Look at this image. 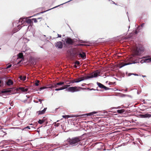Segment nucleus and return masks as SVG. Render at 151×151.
Segmentation results:
<instances>
[{
    "instance_id": "obj_1",
    "label": "nucleus",
    "mask_w": 151,
    "mask_h": 151,
    "mask_svg": "<svg viewBox=\"0 0 151 151\" xmlns=\"http://www.w3.org/2000/svg\"><path fill=\"white\" fill-rule=\"evenodd\" d=\"M144 49L143 48L142 46H139L134 50V53L131 56L129 57L128 59L129 63H122L119 65V68H121L122 67L127 65H131L132 64H135L137 63H145V60H142L139 61L138 57H141L140 56L136 57V56H138L142 53L144 52Z\"/></svg>"
},
{
    "instance_id": "obj_2",
    "label": "nucleus",
    "mask_w": 151,
    "mask_h": 151,
    "mask_svg": "<svg viewBox=\"0 0 151 151\" xmlns=\"http://www.w3.org/2000/svg\"><path fill=\"white\" fill-rule=\"evenodd\" d=\"M100 72L97 71L95 73H93L91 74L90 76H87L86 77H83L80 78L76 79V80H74L72 81V83H78L81 81L86 80L88 79L92 78H96L99 76V74Z\"/></svg>"
},
{
    "instance_id": "obj_63",
    "label": "nucleus",
    "mask_w": 151,
    "mask_h": 151,
    "mask_svg": "<svg viewBox=\"0 0 151 151\" xmlns=\"http://www.w3.org/2000/svg\"><path fill=\"white\" fill-rule=\"evenodd\" d=\"M1 48H0V50H1Z\"/></svg>"
},
{
    "instance_id": "obj_60",
    "label": "nucleus",
    "mask_w": 151,
    "mask_h": 151,
    "mask_svg": "<svg viewBox=\"0 0 151 151\" xmlns=\"http://www.w3.org/2000/svg\"><path fill=\"white\" fill-rule=\"evenodd\" d=\"M19 62H20V61H19V62L18 63H19Z\"/></svg>"
},
{
    "instance_id": "obj_7",
    "label": "nucleus",
    "mask_w": 151,
    "mask_h": 151,
    "mask_svg": "<svg viewBox=\"0 0 151 151\" xmlns=\"http://www.w3.org/2000/svg\"><path fill=\"white\" fill-rule=\"evenodd\" d=\"M55 47L61 49L63 46V42L61 41H58L55 43Z\"/></svg>"
},
{
    "instance_id": "obj_3",
    "label": "nucleus",
    "mask_w": 151,
    "mask_h": 151,
    "mask_svg": "<svg viewBox=\"0 0 151 151\" xmlns=\"http://www.w3.org/2000/svg\"><path fill=\"white\" fill-rule=\"evenodd\" d=\"M81 138L80 137H76L73 138L72 139H68L67 140L69 144V145L71 147H73L81 143Z\"/></svg>"
},
{
    "instance_id": "obj_38",
    "label": "nucleus",
    "mask_w": 151,
    "mask_h": 151,
    "mask_svg": "<svg viewBox=\"0 0 151 151\" xmlns=\"http://www.w3.org/2000/svg\"><path fill=\"white\" fill-rule=\"evenodd\" d=\"M42 120H44V122H45L47 120V119L45 117L43 118V119Z\"/></svg>"
},
{
    "instance_id": "obj_56",
    "label": "nucleus",
    "mask_w": 151,
    "mask_h": 151,
    "mask_svg": "<svg viewBox=\"0 0 151 151\" xmlns=\"http://www.w3.org/2000/svg\"><path fill=\"white\" fill-rule=\"evenodd\" d=\"M45 12H45H42V13H43L44 12Z\"/></svg>"
},
{
    "instance_id": "obj_23",
    "label": "nucleus",
    "mask_w": 151,
    "mask_h": 151,
    "mask_svg": "<svg viewBox=\"0 0 151 151\" xmlns=\"http://www.w3.org/2000/svg\"><path fill=\"white\" fill-rule=\"evenodd\" d=\"M97 112H95V111H93V112H91V113H89L88 114H88V116H91V115H93L94 114L96 113Z\"/></svg>"
},
{
    "instance_id": "obj_32",
    "label": "nucleus",
    "mask_w": 151,
    "mask_h": 151,
    "mask_svg": "<svg viewBox=\"0 0 151 151\" xmlns=\"http://www.w3.org/2000/svg\"><path fill=\"white\" fill-rule=\"evenodd\" d=\"M11 66H12V65L11 64L7 66L6 67V68H9L10 67H11Z\"/></svg>"
},
{
    "instance_id": "obj_19",
    "label": "nucleus",
    "mask_w": 151,
    "mask_h": 151,
    "mask_svg": "<svg viewBox=\"0 0 151 151\" xmlns=\"http://www.w3.org/2000/svg\"><path fill=\"white\" fill-rule=\"evenodd\" d=\"M117 112L119 114H122L124 113L125 111L124 109L118 110L117 111Z\"/></svg>"
},
{
    "instance_id": "obj_6",
    "label": "nucleus",
    "mask_w": 151,
    "mask_h": 151,
    "mask_svg": "<svg viewBox=\"0 0 151 151\" xmlns=\"http://www.w3.org/2000/svg\"><path fill=\"white\" fill-rule=\"evenodd\" d=\"M14 89L13 88H10L9 89H5L1 91L2 93H11V94H13L14 93L13 90Z\"/></svg>"
},
{
    "instance_id": "obj_14",
    "label": "nucleus",
    "mask_w": 151,
    "mask_h": 151,
    "mask_svg": "<svg viewBox=\"0 0 151 151\" xmlns=\"http://www.w3.org/2000/svg\"><path fill=\"white\" fill-rule=\"evenodd\" d=\"M6 84L7 86H10L11 85H12L13 84V82L12 81V80L10 79H9L7 81Z\"/></svg>"
},
{
    "instance_id": "obj_41",
    "label": "nucleus",
    "mask_w": 151,
    "mask_h": 151,
    "mask_svg": "<svg viewBox=\"0 0 151 151\" xmlns=\"http://www.w3.org/2000/svg\"><path fill=\"white\" fill-rule=\"evenodd\" d=\"M47 109V108H45L43 110V111H44L45 112Z\"/></svg>"
},
{
    "instance_id": "obj_51",
    "label": "nucleus",
    "mask_w": 151,
    "mask_h": 151,
    "mask_svg": "<svg viewBox=\"0 0 151 151\" xmlns=\"http://www.w3.org/2000/svg\"><path fill=\"white\" fill-rule=\"evenodd\" d=\"M142 76L143 77H145L146 76Z\"/></svg>"
},
{
    "instance_id": "obj_35",
    "label": "nucleus",
    "mask_w": 151,
    "mask_h": 151,
    "mask_svg": "<svg viewBox=\"0 0 151 151\" xmlns=\"http://www.w3.org/2000/svg\"><path fill=\"white\" fill-rule=\"evenodd\" d=\"M44 101V100H41V99H38V101L40 102V104H41L42 103V101Z\"/></svg>"
},
{
    "instance_id": "obj_16",
    "label": "nucleus",
    "mask_w": 151,
    "mask_h": 151,
    "mask_svg": "<svg viewBox=\"0 0 151 151\" xmlns=\"http://www.w3.org/2000/svg\"><path fill=\"white\" fill-rule=\"evenodd\" d=\"M26 77L25 76H20L19 77V78L22 81H25L26 79Z\"/></svg>"
},
{
    "instance_id": "obj_12",
    "label": "nucleus",
    "mask_w": 151,
    "mask_h": 151,
    "mask_svg": "<svg viewBox=\"0 0 151 151\" xmlns=\"http://www.w3.org/2000/svg\"><path fill=\"white\" fill-rule=\"evenodd\" d=\"M79 57H80L83 59H85L86 58V55L85 53L83 52L82 53H79Z\"/></svg>"
},
{
    "instance_id": "obj_27",
    "label": "nucleus",
    "mask_w": 151,
    "mask_h": 151,
    "mask_svg": "<svg viewBox=\"0 0 151 151\" xmlns=\"http://www.w3.org/2000/svg\"><path fill=\"white\" fill-rule=\"evenodd\" d=\"M139 27V26L138 27L137 29L134 31L133 33H134L135 34H137L139 32V31H137V30Z\"/></svg>"
},
{
    "instance_id": "obj_20",
    "label": "nucleus",
    "mask_w": 151,
    "mask_h": 151,
    "mask_svg": "<svg viewBox=\"0 0 151 151\" xmlns=\"http://www.w3.org/2000/svg\"><path fill=\"white\" fill-rule=\"evenodd\" d=\"M145 61V63H149L150 62H151V58L146 59H144Z\"/></svg>"
},
{
    "instance_id": "obj_30",
    "label": "nucleus",
    "mask_w": 151,
    "mask_h": 151,
    "mask_svg": "<svg viewBox=\"0 0 151 151\" xmlns=\"http://www.w3.org/2000/svg\"><path fill=\"white\" fill-rule=\"evenodd\" d=\"M119 108H120V107L119 106H118L117 107H112L110 109V110H111L113 109H119Z\"/></svg>"
},
{
    "instance_id": "obj_15",
    "label": "nucleus",
    "mask_w": 151,
    "mask_h": 151,
    "mask_svg": "<svg viewBox=\"0 0 151 151\" xmlns=\"http://www.w3.org/2000/svg\"><path fill=\"white\" fill-rule=\"evenodd\" d=\"M20 27V26L19 25L17 26V28H16V29L14 28V29L13 30V31L14 32V33H15L16 32H17L21 28V27Z\"/></svg>"
},
{
    "instance_id": "obj_18",
    "label": "nucleus",
    "mask_w": 151,
    "mask_h": 151,
    "mask_svg": "<svg viewBox=\"0 0 151 151\" xmlns=\"http://www.w3.org/2000/svg\"><path fill=\"white\" fill-rule=\"evenodd\" d=\"M50 85H49V86L48 87H40L39 88V90L40 91H41V90L44 89H45L46 88H49V87L50 86Z\"/></svg>"
},
{
    "instance_id": "obj_48",
    "label": "nucleus",
    "mask_w": 151,
    "mask_h": 151,
    "mask_svg": "<svg viewBox=\"0 0 151 151\" xmlns=\"http://www.w3.org/2000/svg\"><path fill=\"white\" fill-rule=\"evenodd\" d=\"M0 104H1L2 105L3 104V103H2L0 102Z\"/></svg>"
},
{
    "instance_id": "obj_45",
    "label": "nucleus",
    "mask_w": 151,
    "mask_h": 151,
    "mask_svg": "<svg viewBox=\"0 0 151 151\" xmlns=\"http://www.w3.org/2000/svg\"><path fill=\"white\" fill-rule=\"evenodd\" d=\"M133 75H134V76H138V75L137 74H134V73H133L132 74Z\"/></svg>"
},
{
    "instance_id": "obj_11",
    "label": "nucleus",
    "mask_w": 151,
    "mask_h": 151,
    "mask_svg": "<svg viewBox=\"0 0 151 151\" xmlns=\"http://www.w3.org/2000/svg\"><path fill=\"white\" fill-rule=\"evenodd\" d=\"M140 116L142 118H149L151 116V115L150 114H140Z\"/></svg>"
},
{
    "instance_id": "obj_47",
    "label": "nucleus",
    "mask_w": 151,
    "mask_h": 151,
    "mask_svg": "<svg viewBox=\"0 0 151 151\" xmlns=\"http://www.w3.org/2000/svg\"><path fill=\"white\" fill-rule=\"evenodd\" d=\"M81 43H85V41H81Z\"/></svg>"
},
{
    "instance_id": "obj_49",
    "label": "nucleus",
    "mask_w": 151,
    "mask_h": 151,
    "mask_svg": "<svg viewBox=\"0 0 151 151\" xmlns=\"http://www.w3.org/2000/svg\"><path fill=\"white\" fill-rule=\"evenodd\" d=\"M123 96H126V95L125 94H123Z\"/></svg>"
},
{
    "instance_id": "obj_62",
    "label": "nucleus",
    "mask_w": 151,
    "mask_h": 151,
    "mask_svg": "<svg viewBox=\"0 0 151 151\" xmlns=\"http://www.w3.org/2000/svg\"><path fill=\"white\" fill-rule=\"evenodd\" d=\"M3 151V150H1V151Z\"/></svg>"
},
{
    "instance_id": "obj_8",
    "label": "nucleus",
    "mask_w": 151,
    "mask_h": 151,
    "mask_svg": "<svg viewBox=\"0 0 151 151\" xmlns=\"http://www.w3.org/2000/svg\"><path fill=\"white\" fill-rule=\"evenodd\" d=\"M97 85L99 86V88H104L106 91H107L109 89H110V88H109L108 87H106V86L104 85L103 84L97 82Z\"/></svg>"
},
{
    "instance_id": "obj_4",
    "label": "nucleus",
    "mask_w": 151,
    "mask_h": 151,
    "mask_svg": "<svg viewBox=\"0 0 151 151\" xmlns=\"http://www.w3.org/2000/svg\"><path fill=\"white\" fill-rule=\"evenodd\" d=\"M69 86V85H68L65 86L64 87H62L59 88H56L55 89V90L56 91H58L67 88V89H66V91L71 92H77L79 91V90L78 89L77 87L76 86L71 87H69L68 88H67V87H68Z\"/></svg>"
},
{
    "instance_id": "obj_24",
    "label": "nucleus",
    "mask_w": 151,
    "mask_h": 151,
    "mask_svg": "<svg viewBox=\"0 0 151 151\" xmlns=\"http://www.w3.org/2000/svg\"><path fill=\"white\" fill-rule=\"evenodd\" d=\"M44 120L42 119H39L38 121V123L40 124H42L44 122Z\"/></svg>"
},
{
    "instance_id": "obj_29",
    "label": "nucleus",
    "mask_w": 151,
    "mask_h": 151,
    "mask_svg": "<svg viewBox=\"0 0 151 151\" xmlns=\"http://www.w3.org/2000/svg\"><path fill=\"white\" fill-rule=\"evenodd\" d=\"M39 83V81H38V80L35 83V85L37 86H38Z\"/></svg>"
},
{
    "instance_id": "obj_39",
    "label": "nucleus",
    "mask_w": 151,
    "mask_h": 151,
    "mask_svg": "<svg viewBox=\"0 0 151 151\" xmlns=\"http://www.w3.org/2000/svg\"><path fill=\"white\" fill-rule=\"evenodd\" d=\"M59 6V5H58V6H55V7H53V8H52L50 9H48V10H47V11H48V10H50L51 9H54V8H56V7H57L58 6Z\"/></svg>"
},
{
    "instance_id": "obj_13",
    "label": "nucleus",
    "mask_w": 151,
    "mask_h": 151,
    "mask_svg": "<svg viewBox=\"0 0 151 151\" xmlns=\"http://www.w3.org/2000/svg\"><path fill=\"white\" fill-rule=\"evenodd\" d=\"M23 21V18H20L19 21H16V22H14L13 23V25L14 26L15 25H16V23L18 24V22H21V23H22V22Z\"/></svg>"
},
{
    "instance_id": "obj_33",
    "label": "nucleus",
    "mask_w": 151,
    "mask_h": 151,
    "mask_svg": "<svg viewBox=\"0 0 151 151\" xmlns=\"http://www.w3.org/2000/svg\"><path fill=\"white\" fill-rule=\"evenodd\" d=\"M83 116V115H76L75 116V117H82Z\"/></svg>"
},
{
    "instance_id": "obj_52",
    "label": "nucleus",
    "mask_w": 151,
    "mask_h": 151,
    "mask_svg": "<svg viewBox=\"0 0 151 151\" xmlns=\"http://www.w3.org/2000/svg\"><path fill=\"white\" fill-rule=\"evenodd\" d=\"M139 93H139V92H138V91H137V94H139Z\"/></svg>"
},
{
    "instance_id": "obj_5",
    "label": "nucleus",
    "mask_w": 151,
    "mask_h": 151,
    "mask_svg": "<svg viewBox=\"0 0 151 151\" xmlns=\"http://www.w3.org/2000/svg\"><path fill=\"white\" fill-rule=\"evenodd\" d=\"M64 84L63 82H61L57 83H54L53 84L50 85V86L49 87L51 89H52L54 88H57L58 87V86H61Z\"/></svg>"
},
{
    "instance_id": "obj_50",
    "label": "nucleus",
    "mask_w": 151,
    "mask_h": 151,
    "mask_svg": "<svg viewBox=\"0 0 151 151\" xmlns=\"http://www.w3.org/2000/svg\"><path fill=\"white\" fill-rule=\"evenodd\" d=\"M127 91V89H125V91Z\"/></svg>"
},
{
    "instance_id": "obj_55",
    "label": "nucleus",
    "mask_w": 151,
    "mask_h": 151,
    "mask_svg": "<svg viewBox=\"0 0 151 151\" xmlns=\"http://www.w3.org/2000/svg\"><path fill=\"white\" fill-rule=\"evenodd\" d=\"M43 36H44V37H45V35H43Z\"/></svg>"
},
{
    "instance_id": "obj_9",
    "label": "nucleus",
    "mask_w": 151,
    "mask_h": 151,
    "mask_svg": "<svg viewBox=\"0 0 151 151\" xmlns=\"http://www.w3.org/2000/svg\"><path fill=\"white\" fill-rule=\"evenodd\" d=\"M66 43L69 45H72L73 43V41L70 38H68L65 39Z\"/></svg>"
},
{
    "instance_id": "obj_61",
    "label": "nucleus",
    "mask_w": 151,
    "mask_h": 151,
    "mask_svg": "<svg viewBox=\"0 0 151 151\" xmlns=\"http://www.w3.org/2000/svg\"><path fill=\"white\" fill-rule=\"evenodd\" d=\"M19 62H20V61H19V62L18 63H19Z\"/></svg>"
},
{
    "instance_id": "obj_54",
    "label": "nucleus",
    "mask_w": 151,
    "mask_h": 151,
    "mask_svg": "<svg viewBox=\"0 0 151 151\" xmlns=\"http://www.w3.org/2000/svg\"><path fill=\"white\" fill-rule=\"evenodd\" d=\"M37 132H38V133H39V131H38V130H37Z\"/></svg>"
},
{
    "instance_id": "obj_25",
    "label": "nucleus",
    "mask_w": 151,
    "mask_h": 151,
    "mask_svg": "<svg viewBox=\"0 0 151 151\" xmlns=\"http://www.w3.org/2000/svg\"><path fill=\"white\" fill-rule=\"evenodd\" d=\"M26 22H27L28 24H30L32 23V21L30 19H28L26 21Z\"/></svg>"
},
{
    "instance_id": "obj_53",
    "label": "nucleus",
    "mask_w": 151,
    "mask_h": 151,
    "mask_svg": "<svg viewBox=\"0 0 151 151\" xmlns=\"http://www.w3.org/2000/svg\"><path fill=\"white\" fill-rule=\"evenodd\" d=\"M30 125H33V124H30Z\"/></svg>"
},
{
    "instance_id": "obj_26",
    "label": "nucleus",
    "mask_w": 151,
    "mask_h": 151,
    "mask_svg": "<svg viewBox=\"0 0 151 151\" xmlns=\"http://www.w3.org/2000/svg\"><path fill=\"white\" fill-rule=\"evenodd\" d=\"M27 129H30V127L29 126H27L25 127H24V128L23 129H22V130H26V131L27 130Z\"/></svg>"
},
{
    "instance_id": "obj_28",
    "label": "nucleus",
    "mask_w": 151,
    "mask_h": 151,
    "mask_svg": "<svg viewBox=\"0 0 151 151\" xmlns=\"http://www.w3.org/2000/svg\"><path fill=\"white\" fill-rule=\"evenodd\" d=\"M149 57H150V55H147V56H146L145 57H138V58L139 59H142V58H149Z\"/></svg>"
},
{
    "instance_id": "obj_59",
    "label": "nucleus",
    "mask_w": 151,
    "mask_h": 151,
    "mask_svg": "<svg viewBox=\"0 0 151 151\" xmlns=\"http://www.w3.org/2000/svg\"><path fill=\"white\" fill-rule=\"evenodd\" d=\"M109 0V1H110V0Z\"/></svg>"
},
{
    "instance_id": "obj_17",
    "label": "nucleus",
    "mask_w": 151,
    "mask_h": 151,
    "mask_svg": "<svg viewBox=\"0 0 151 151\" xmlns=\"http://www.w3.org/2000/svg\"><path fill=\"white\" fill-rule=\"evenodd\" d=\"M18 57L20 58H23L24 57L22 53L21 52L18 54Z\"/></svg>"
},
{
    "instance_id": "obj_22",
    "label": "nucleus",
    "mask_w": 151,
    "mask_h": 151,
    "mask_svg": "<svg viewBox=\"0 0 151 151\" xmlns=\"http://www.w3.org/2000/svg\"><path fill=\"white\" fill-rule=\"evenodd\" d=\"M37 113H38V115H40L42 114L45 113V112L43 110L42 111H37Z\"/></svg>"
},
{
    "instance_id": "obj_37",
    "label": "nucleus",
    "mask_w": 151,
    "mask_h": 151,
    "mask_svg": "<svg viewBox=\"0 0 151 151\" xmlns=\"http://www.w3.org/2000/svg\"><path fill=\"white\" fill-rule=\"evenodd\" d=\"M33 20H34V22L36 23L37 22V21L36 19H35V18L33 19Z\"/></svg>"
},
{
    "instance_id": "obj_34",
    "label": "nucleus",
    "mask_w": 151,
    "mask_h": 151,
    "mask_svg": "<svg viewBox=\"0 0 151 151\" xmlns=\"http://www.w3.org/2000/svg\"><path fill=\"white\" fill-rule=\"evenodd\" d=\"M69 116L68 115H63L62 116L63 118H66V117L68 118L69 117H68Z\"/></svg>"
},
{
    "instance_id": "obj_36",
    "label": "nucleus",
    "mask_w": 151,
    "mask_h": 151,
    "mask_svg": "<svg viewBox=\"0 0 151 151\" xmlns=\"http://www.w3.org/2000/svg\"><path fill=\"white\" fill-rule=\"evenodd\" d=\"M78 46H84V45H84V44H78Z\"/></svg>"
},
{
    "instance_id": "obj_21",
    "label": "nucleus",
    "mask_w": 151,
    "mask_h": 151,
    "mask_svg": "<svg viewBox=\"0 0 151 151\" xmlns=\"http://www.w3.org/2000/svg\"><path fill=\"white\" fill-rule=\"evenodd\" d=\"M10 141H11V140H4L2 141V143L3 144L7 143L8 144H9L10 143Z\"/></svg>"
},
{
    "instance_id": "obj_43",
    "label": "nucleus",
    "mask_w": 151,
    "mask_h": 151,
    "mask_svg": "<svg viewBox=\"0 0 151 151\" xmlns=\"http://www.w3.org/2000/svg\"><path fill=\"white\" fill-rule=\"evenodd\" d=\"M133 73H129L128 74V76H131L132 75H133L132 74Z\"/></svg>"
},
{
    "instance_id": "obj_57",
    "label": "nucleus",
    "mask_w": 151,
    "mask_h": 151,
    "mask_svg": "<svg viewBox=\"0 0 151 151\" xmlns=\"http://www.w3.org/2000/svg\"><path fill=\"white\" fill-rule=\"evenodd\" d=\"M32 17V16L30 17H29V18L31 17Z\"/></svg>"
},
{
    "instance_id": "obj_10",
    "label": "nucleus",
    "mask_w": 151,
    "mask_h": 151,
    "mask_svg": "<svg viewBox=\"0 0 151 151\" xmlns=\"http://www.w3.org/2000/svg\"><path fill=\"white\" fill-rule=\"evenodd\" d=\"M18 89L20 90L23 93H25L27 92L28 90L27 88H25L23 87H19L18 88Z\"/></svg>"
},
{
    "instance_id": "obj_40",
    "label": "nucleus",
    "mask_w": 151,
    "mask_h": 151,
    "mask_svg": "<svg viewBox=\"0 0 151 151\" xmlns=\"http://www.w3.org/2000/svg\"><path fill=\"white\" fill-rule=\"evenodd\" d=\"M144 24H145L144 23H142L141 25V27H144Z\"/></svg>"
},
{
    "instance_id": "obj_58",
    "label": "nucleus",
    "mask_w": 151,
    "mask_h": 151,
    "mask_svg": "<svg viewBox=\"0 0 151 151\" xmlns=\"http://www.w3.org/2000/svg\"><path fill=\"white\" fill-rule=\"evenodd\" d=\"M31 127V128H33V127Z\"/></svg>"
},
{
    "instance_id": "obj_44",
    "label": "nucleus",
    "mask_w": 151,
    "mask_h": 151,
    "mask_svg": "<svg viewBox=\"0 0 151 151\" xmlns=\"http://www.w3.org/2000/svg\"><path fill=\"white\" fill-rule=\"evenodd\" d=\"M110 1H111L112 2V3L113 4H115V5H116V4L115 2L112 1V0H110Z\"/></svg>"
},
{
    "instance_id": "obj_31",
    "label": "nucleus",
    "mask_w": 151,
    "mask_h": 151,
    "mask_svg": "<svg viewBox=\"0 0 151 151\" xmlns=\"http://www.w3.org/2000/svg\"><path fill=\"white\" fill-rule=\"evenodd\" d=\"M75 64H76L78 65H80V63L78 61H76L75 63Z\"/></svg>"
},
{
    "instance_id": "obj_42",
    "label": "nucleus",
    "mask_w": 151,
    "mask_h": 151,
    "mask_svg": "<svg viewBox=\"0 0 151 151\" xmlns=\"http://www.w3.org/2000/svg\"><path fill=\"white\" fill-rule=\"evenodd\" d=\"M58 37H61V36L60 35L58 34Z\"/></svg>"
},
{
    "instance_id": "obj_46",
    "label": "nucleus",
    "mask_w": 151,
    "mask_h": 151,
    "mask_svg": "<svg viewBox=\"0 0 151 151\" xmlns=\"http://www.w3.org/2000/svg\"><path fill=\"white\" fill-rule=\"evenodd\" d=\"M89 90H96L95 89H94L93 88H92V89H89Z\"/></svg>"
}]
</instances>
